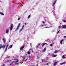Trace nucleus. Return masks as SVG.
Wrapping results in <instances>:
<instances>
[{"label": "nucleus", "mask_w": 66, "mask_h": 66, "mask_svg": "<svg viewBox=\"0 0 66 66\" xmlns=\"http://www.w3.org/2000/svg\"><path fill=\"white\" fill-rule=\"evenodd\" d=\"M64 42V40H60V44L61 45H63L62 42Z\"/></svg>", "instance_id": "obj_6"}, {"label": "nucleus", "mask_w": 66, "mask_h": 66, "mask_svg": "<svg viewBox=\"0 0 66 66\" xmlns=\"http://www.w3.org/2000/svg\"><path fill=\"white\" fill-rule=\"evenodd\" d=\"M25 25H27V23H25Z\"/></svg>", "instance_id": "obj_38"}, {"label": "nucleus", "mask_w": 66, "mask_h": 66, "mask_svg": "<svg viewBox=\"0 0 66 66\" xmlns=\"http://www.w3.org/2000/svg\"><path fill=\"white\" fill-rule=\"evenodd\" d=\"M5 47H6V46L5 45H2L1 46V44L0 45V49L1 48H2L3 49H4V48H5Z\"/></svg>", "instance_id": "obj_2"}, {"label": "nucleus", "mask_w": 66, "mask_h": 66, "mask_svg": "<svg viewBox=\"0 0 66 66\" xmlns=\"http://www.w3.org/2000/svg\"><path fill=\"white\" fill-rule=\"evenodd\" d=\"M28 54H30V52H28Z\"/></svg>", "instance_id": "obj_27"}, {"label": "nucleus", "mask_w": 66, "mask_h": 66, "mask_svg": "<svg viewBox=\"0 0 66 66\" xmlns=\"http://www.w3.org/2000/svg\"><path fill=\"white\" fill-rule=\"evenodd\" d=\"M13 46H12V45H10V47H9H9L8 49H10V48H12V47Z\"/></svg>", "instance_id": "obj_16"}, {"label": "nucleus", "mask_w": 66, "mask_h": 66, "mask_svg": "<svg viewBox=\"0 0 66 66\" xmlns=\"http://www.w3.org/2000/svg\"><path fill=\"white\" fill-rule=\"evenodd\" d=\"M57 64V62H55V63H54V66H55V65H56Z\"/></svg>", "instance_id": "obj_14"}, {"label": "nucleus", "mask_w": 66, "mask_h": 66, "mask_svg": "<svg viewBox=\"0 0 66 66\" xmlns=\"http://www.w3.org/2000/svg\"><path fill=\"white\" fill-rule=\"evenodd\" d=\"M19 64V63H15V65H18Z\"/></svg>", "instance_id": "obj_26"}, {"label": "nucleus", "mask_w": 66, "mask_h": 66, "mask_svg": "<svg viewBox=\"0 0 66 66\" xmlns=\"http://www.w3.org/2000/svg\"><path fill=\"white\" fill-rule=\"evenodd\" d=\"M6 62H9V65H8L9 66H14V61H11L8 60L6 61Z\"/></svg>", "instance_id": "obj_1"}, {"label": "nucleus", "mask_w": 66, "mask_h": 66, "mask_svg": "<svg viewBox=\"0 0 66 66\" xmlns=\"http://www.w3.org/2000/svg\"><path fill=\"white\" fill-rule=\"evenodd\" d=\"M8 46H9V44H7L6 46L5 50V51H6V50H7V47H8Z\"/></svg>", "instance_id": "obj_8"}, {"label": "nucleus", "mask_w": 66, "mask_h": 66, "mask_svg": "<svg viewBox=\"0 0 66 66\" xmlns=\"http://www.w3.org/2000/svg\"><path fill=\"white\" fill-rule=\"evenodd\" d=\"M48 63L47 64V65H48Z\"/></svg>", "instance_id": "obj_42"}, {"label": "nucleus", "mask_w": 66, "mask_h": 66, "mask_svg": "<svg viewBox=\"0 0 66 66\" xmlns=\"http://www.w3.org/2000/svg\"><path fill=\"white\" fill-rule=\"evenodd\" d=\"M20 23H19L18 25V26L16 29V31H17V30H18V29H19V26H20Z\"/></svg>", "instance_id": "obj_5"}, {"label": "nucleus", "mask_w": 66, "mask_h": 66, "mask_svg": "<svg viewBox=\"0 0 66 66\" xmlns=\"http://www.w3.org/2000/svg\"><path fill=\"white\" fill-rule=\"evenodd\" d=\"M6 33L7 34L9 33V29H7L6 31Z\"/></svg>", "instance_id": "obj_10"}, {"label": "nucleus", "mask_w": 66, "mask_h": 66, "mask_svg": "<svg viewBox=\"0 0 66 66\" xmlns=\"http://www.w3.org/2000/svg\"><path fill=\"white\" fill-rule=\"evenodd\" d=\"M29 50H31V49H30Z\"/></svg>", "instance_id": "obj_43"}, {"label": "nucleus", "mask_w": 66, "mask_h": 66, "mask_svg": "<svg viewBox=\"0 0 66 66\" xmlns=\"http://www.w3.org/2000/svg\"><path fill=\"white\" fill-rule=\"evenodd\" d=\"M38 47V45H37V46H36V48H37Z\"/></svg>", "instance_id": "obj_35"}, {"label": "nucleus", "mask_w": 66, "mask_h": 66, "mask_svg": "<svg viewBox=\"0 0 66 66\" xmlns=\"http://www.w3.org/2000/svg\"><path fill=\"white\" fill-rule=\"evenodd\" d=\"M24 48V46H23L20 49V50H22V49Z\"/></svg>", "instance_id": "obj_19"}, {"label": "nucleus", "mask_w": 66, "mask_h": 66, "mask_svg": "<svg viewBox=\"0 0 66 66\" xmlns=\"http://www.w3.org/2000/svg\"><path fill=\"white\" fill-rule=\"evenodd\" d=\"M2 40L3 41H4L3 43L4 44H5V42H6V39H5L3 38Z\"/></svg>", "instance_id": "obj_7"}, {"label": "nucleus", "mask_w": 66, "mask_h": 66, "mask_svg": "<svg viewBox=\"0 0 66 66\" xmlns=\"http://www.w3.org/2000/svg\"><path fill=\"white\" fill-rule=\"evenodd\" d=\"M66 37V36H64V38H65Z\"/></svg>", "instance_id": "obj_39"}, {"label": "nucleus", "mask_w": 66, "mask_h": 66, "mask_svg": "<svg viewBox=\"0 0 66 66\" xmlns=\"http://www.w3.org/2000/svg\"><path fill=\"white\" fill-rule=\"evenodd\" d=\"M53 13L54 14H55V12L54 11H53Z\"/></svg>", "instance_id": "obj_24"}, {"label": "nucleus", "mask_w": 66, "mask_h": 66, "mask_svg": "<svg viewBox=\"0 0 66 66\" xmlns=\"http://www.w3.org/2000/svg\"><path fill=\"white\" fill-rule=\"evenodd\" d=\"M20 19V18H19L18 19V20H19Z\"/></svg>", "instance_id": "obj_36"}, {"label": "nucleus", "mask_w": 66, "mask_h": 66, "mask_svg": "<svg viewBox=\"0 0 66 66\" xmlns=\"http://www.w3.org/2000/svg\"><path fill=\"white\" fill-rule=\"evenodd\" d=\"M56 0H55L54 1L52 4V6H54V5H55V3H56Z\"/></svg>", "instance_id": "obj_3"}, {"label": "nucleus", "mask_w": 66, "mask_h": 66, "mask_svg": "<svg viewBox=\"0 0 66 66\" xmlns=\"http://www.w3.org/2000/svg\"><path fill=\"white\" fill-rule=\"evenodd\" d=\"M30 45H32V44L31 43H30Z\"/></svg>", "instance_id": "obj_44"}, {"label": "nucleus", "mask_w": 66, "mask_h": 66, "mask_svg": "<svg viewBox=\"0 0 66 66\" xmlns=\"http://www.w3.org/2000/svg\"><path fill=\"white\" fill-rule=\"evenodd\" d=\"M0 15H2V16H4V14L2 12H0Z\"/></svg>", "instance_id": "obj_11"}, {"label": "nucleus", "mask_w": 66, "mask_h": 66, "mask_svg": "<svg viewBox=\"0 0 66 66\" xmlns=\"http://www.w3.org/2000/svg\"><path fill=\"white\" fill-rule=\"evenodd\" d=\"M62 58L63 59H65L66 58V57H65V55H63L62 56Z\"/></svg>", "instance_id": "obj_20"}, {"label": "nucleus", "mask_w": 66, "mask_h": 66, "mask_svg": "<svg viewBox=\"0 0 66 66\" xmlns=\"http://www.w3.org/2000/svg\"><path fill=\"white\" fill-rule=\"evenodd\" d=\"M63 21V22H66V21L65 20H64Z\"/></svg>", "instance_id": "obj_34"}, {"label": "nucleus", "mask_w": 66, "mask_h": 66, "mask_svg": "<svg viewBox=\"0 0 66 66\" xmlns=\"http://www.w3.org/2000/svg\"><path fill=\"white\" fill-rule=\"evenodd\" d=\"M39 57H39V56H37V59H38V58H39Z\"/></svg>", "instance_id": "obj_29"}, {"label": "nucleus", "mask_w": 66, "mask_h": 66, "mask_svg": "<svg viewBox=\"0 0 66 66\" xmlns=\"http://www.w3.org/2000/svg\"><path fill=\"white\" fill-rule=\"evenodd\" d=\"M66 64V62H63L62 63H60V65H62L63 64Z\"/></svg>", "instance_id": "obj_9"}, {"label": "nucleus", "mask_w": 66, "mask_h": 66, "mask_svg": "<svg viewBox=\"0 0 66 66\" xmlns=\"http://www.w3.org/2000/svg\"><path fill=\"white\" fill-rule=\"evenodd\" d=\"M30 16H31V15H29L28 16V18H30Z\"/></svg>", "instance_id": "obj_31"}, {"label": "nucleus", "mask_w": 66, "mask_h": 66, "mask_svg": "<svg viewBox=\"0 0 66 66\" xmlns=\"http://www.w3.org/2000/svg\"><path fill=\"white\" fill-rule=\"evenodd\" d=\"M41 61H42V62H43V61H44V60L42 59H41Z\"/></svg>", "instance_id": "obj_33"}, {"label": "nucleus", "mask_w": 66, "mask_h": 66, "mask_svg": "<svg viewBox=\"0 0 66 66\" xmlns=\"http://www.w3.org/2000/svg\"><path fill=\"white\" fill-rule=\"evenodd\" d=\"M42 23H43V24H44L45 23V22L44 21H42Z\"/></svg>", "instance_id": "obj_32"}, {"label": "nucleus", "mask_w": 66, "mask_h": 66, "mask_svg": "<svg viewBox=\"0 0 66 66\" xmlns=\"http://www.w3.org/2000/svg\"><path fill=\"white\" fill-rule=\"evenodd\" d=\"M10 41H11V39H10L9 40V42H10Z\"/></svg>", "instance_id": "obj_37"}, {"label": "nucleus", "mask_w": 66, "mask_h": 66, "mask_svg": "<svg viewBox=\"0 0 66 66\" xmlns=\"http://www.w3.org/2000/svg\"><path fill=\"white\" fill-rule=\"evenodd\" d=\"M46 28H50V27H46Z\"/></svg>", "instance_id": "obj_41"}, {"label": "nucleus", "mask_w": 66, "mask_h": 66, "mask_svg": "<svg viewBox=\"0 0 66 66\" xmlns=\"http://www.w3.org/2000/svg\"><path fill=\"white\" fill-rule=\"evenodd\" d=\"M60 24H61V23H60Z\"/></svg>", "instance_id": "obj_45"}, {"label": "nucleus", "mask_w": 66, "mask_h": 66, "mask_svg": "<svg viewBox=\"0 0 66 66\" xmlns=\"http://www.w3.org/2000/svg\"><path fill=\"white\" fill-rule=\"evenodd\" d=\"M13 24H11L10 27V31H11L13 29Z\"/></svg>", "instance_id": "obj_4"}, {"label": "nucleus", "mask_w": 66, "mask_h": 66, "mask_svg": "<svg viewBox=\"0 0 66 66\" xmlns=\"http://www.w3.org/2000/svg\"><path fill=\"white\" fill-rule=\"evenodd\" d=\"M60 30H59L58 32H57V34H58V33H59V32H60Z\"/></svg>", "instance_id": "obj_30"}, {"label": "nucleus", "mask_w": 66, "mask_h": 66, "mask_svg": "<svg viewBox=\"0 0 66 66\" xmlns=\"http://www.w3.org/2000/svg\"><path fill=\"white\" fill-rule=\"evenodd\" d=\"M28 58H27V59H26L25 60V61H27V60H28Z\"/></svg>", "instance_id": "obj_40"}, {"label": "nucleus", "mask_w": 66, "mask_h": 66, "mask_svg": "<svg viewBox=\"0 0 66 66\" xmlns=\"http://www.w3.org/2000/svg\"><path fill=\"white\" fill-rule=\"evenodd\" d=\"M66 25H63L62 26V28H66Z\"/></svg>", "instance_id": "obj_15"}, {"label": "nucleus", "mask_w": 66, "mask_h": 66, "mask_svg": "<svg viewBox=\"0 0 66 66\" xmlns=\"http://www.w3.org/2000/svg\"><path fill=\"white\" fill-rule=\"evenodd\" d=\"M52 57H56V56H57V55H55L54 54H52Z\"/></svg>", "instance_id": "obj_12"}, {"label": "nucleus", "mask_w": 66, "mask_h": 66, "mask_svg": "<svg viewBox=\"0 0 66 66\" xmlns=\"http://www.w3.org/2000/svg\"><path fill=\"white\" fill-rule=\"evenodd\" d=\"M23 29L22 28H21V29L20 30V32H21V31H22V30Z\"/></svg>", "instance_id": "obj_22"}, {"label": "nucleus", "mask_w": 66, "mask_h": 66, "mask_svg": "<svg viewBox=\"0 0 66 66\" xmlns=\"http://www.w3.org/2000/svg\"><path fill=\"white\" fill-rule=\"evenodd\" d=\"M24 28V25H23L22 26V28L23 29Z\"/></svg>", "instance_id": "obj_25"}, {"label": "nucleus", "mask_w": 66, "mask_h": 66, "mask_svg": "<svg viewBox=\"0 0 66 66\" xmlns=\"http://www.w3.org/2000/svg\"><path fill=\"white\" fill-rule=\"evenodd\" d=\"M23 59H24V58H23Z\"/></svg>", "instance_id": "obj_46"}, {"label": "nucleus", "mask_w": 66, "mask_h": 66, "mask_svg": "<svg viewBox=\"0 0 66 66\" xmlns=\"http://www.w3.org/2000/svg\"><path fill=\"white\" fill-rule=\"evenodd\" d=\"M52 46H53V45H52V44H51L50 45V47H52Z\"/></svg>", "instance_id": "obj_23"}, {"label": "nucleus", "mask_w": 66, "mask_h": 66, "mask_svg": "<svg viewBox=\"0 0 66 66\" xmlns=\"http://www.w3.org/2000/svg\"><path fill=\"white\" fill-rule=\"evenodd\" d=\"M46 48H44V50H43V52H45V51H46Z\"/></svg>", "instance_id": "obj_17"}, {"label": "nucleus", "mask_w": 66, "mask_h": 66, "mask_svg": "<svg viewBox=\"0 0 66 66\" xmlns=\"http://www.w3.org/2000/svg\"><path fill=\"white\" fill-rule=\"evenodd\" d=\"M59 51H57L56 50L55 52H54V53H57V52H59Z\"/></svg>", "instance_id": "obj_13"}, {"label": "nucleus", "mask_w": 66, "mask_h": 66, "mask_svg": "<svg viewBox=\"0 0 66 66\" xmlns=\"http://www.w3.org/2000/svg\"><path fill=\"white\" fill-rule=\"evenodd\" d=\"M15 62H18V60H17V59L15 60Z\"/></svg>", "instance_id": "obj_21"}, {"label": "nucleus", "mask_w": 66, "mask_h": 66, "mask_svg": "<svg viewBox=\"0 0 66 66\" xmlns=\"http://www.w3.org/2000/svg\"><path fill=\"white\" fill-rule=\"evenodd\" d=\"M40 44H38V46H40Z\"/></svg>", "instance_id": "obj_28"}, {"label": "nucleus", "mask_w": 66, "mask_h": 66, "mask_svg": "<svg viewBox=\"0 0 66 66\" xmlns=\"http://www.w3.org/2000/svg\"><path fill=\"white\" fill-rule=\"evenodd\" d=\"M46 44V45H47V44L46 43H43V45H42L43 47V46H44V45H45Z\"/></svg>", "instance_id": "obj_18"}]
</instances>
